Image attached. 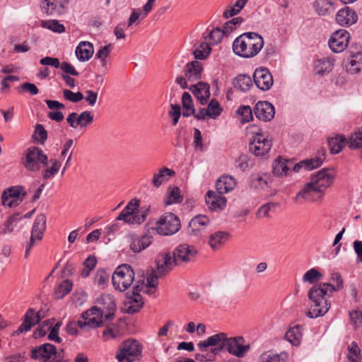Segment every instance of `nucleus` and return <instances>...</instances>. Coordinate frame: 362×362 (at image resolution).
I'll use <instances>...</instances> for the list:
<instances>
[{"label":"nucleus","instance_id":"13","mask_svg":"<svg viewBox=\"0 0 362 362\" xmlns=\"http://www.w3.org/2000/svg\"><path fill=\"white\" fill-rule=\"evenodd\" d=\"M272 148V141L262 134H257L249 144L250 151L255 156H264Z\"/></svg>","mask_w":362,"mask_h":362},{"label":"nucleus","instance_id":"47","mask_svg":"<svg viewBox=\"0 0 362 362\" xmlns=\"http://www.w3.org/2000/svg\"><path fill=\"white\" fill-rule=\"evenodd\" d=\"M362 69V53L354 55L346 65V69L351 74H357Z\"/></svg>","mask_w":362,"mask_h":362},{"label":"nucleus","instance_id":"40","mask_svg":"<svg viewBox=\"0 0 362 362\" xmlns=\"http://www.w3.org/2000/svg\"><path fill=\"white\" fill-rule=\"evenodd\" d=\"M316 13L320 16H327L334 12V7L330 0H316L313 3Z\"/></svg>","mask_w":362,"mask_h":362},{"label":"nucleus","instance_id":"14","mask_svg":"<svg viewBox=\"0 0 362 362\" xmlns=\"http://www.w3.org/2000/svg\"><path fill=\"white\" fill-rule=\"evenodd\" d=\"M197 250L194 246L182 244L175 248L173 256L177 265L193 261L196 257Z\"/></svg>","mask_w":362,"mask_h":362},{"label":"nucleus","instance_id":"16","mask_svg":"<svg viewBox=\"0 0 362 362\" xmlns=\"http://www.w3.org/2000/svg\"><path fill=\"white\" fill-rule=\"evenodd\" d=\"M349 38V33L346 30H339L331 35L329 46L333 52H341L347 47Z\"/></svg>","mask_w":362,"mask_h":362},{"label":"nucleus","instance_id":"55","mask_svg":"<svg viewBox=\"0 0 362 362\" xmlns=\"http://www.w3.org/2000/svg\"><path fill=\"white\" fill-rule=\"evenodd\" d=\"M237 114L241 117L242 123L248 122L252 119V110L248 105L240 107L237 110Z\"/></svg>","mask_w":362,"mask_h":362},{"label":"nucleus","instance_id":"10","mask_svg":"<svg viewBox=\"0 0 362 362\" xmlns=\"http://www.w3.org/2000/svg\"><path fill=\"white\" fill-rule=\"evenodd\" d=\"M141 345L135 339H129L124 341L117 354L116 358L118 362H133L135 357L141 355Z\"/></svg>","mask_w":362,"mask_h":362},{"label":"nucleus","instance_id":"24","mask_svg":"<svg viewBox=\"0 0 362 362\" xmlns=\"http://www.w3.org/2000/svg\"><path fill=\"white\" fill-rule=\"evenodd\" d=\"M156 269L160 276H163L177 265L173 255L170 253L162 252L156 258Z\"/></svg>","mask_w":362,"mask_h":362},{"label":"nucleus","instance_id":"34","mask_svg":"<svg viewBox=\"0 0 362 362\" xmlns=\"http://www.w3.org/2000/svg\"><path fill=\"white\" fill-rule=\"evenodd\" d=\"M228 238L229 234L227 232L216 231L210 235L208 243L214 250H216L226 243Z\"/></svg>","mask_w":362,"mask_h":362},{"label":"nucleus","instance_id":"12","mask_svg":"<svg viewBox=\"0 0 362 362\" xmlns=\"http://www.w3.org/2000/svg\"><path fill=\"white\" fill-rule=\"evenodd\" d=\"M26 194L23 187H11L3 192L1 194L2 204L10 208L17 206L23 202Z\"/></svg>","mask_w":362,"mask_h":362},{"label":"nucleus","instance_id":"62","mask_svg":"<svg viewBox=\"0 0 362 362\" xmlns=\"http://www.w3.org/2000/svg\"><path fill=\"white\" fill-rule=\"evenodd\" d=\"M278 206L277 203L274 202H269L264 205H262L257 212V216L258 218H264L267 217L269 216V212L272 209H274Z\"/></svg>","mask_w":362,"mask_h":362},{"label":"nucleus","instance_id":"11","mask_svg":"<svg viewBox=\"0 0 362 362\" xmlns=\"http://www.w3.org/2000/svg\"><path fill=\"white\" fill-rule=\"evenodd\" d=\"M228 338L226 334L220 332L208 337L206 340L200 341L197 344V347L200 351L206 352L207 349L211 346V354L215 356L226 349Z\"/></svg>","mask_w":362,"mask_h":362},{"label":"nucleus","instance_id":"42","mask_svg":"<svg viewBox=\"0 0 362 362\" xmlns=\"http://www.w3.org/2000/svg\"><path fill=\"white\" fill-rule=\"evenodd\" d=\"M347 146L352 150L362 148V126L350 134L348 138Z\"/></svg>","mask_w":362,"mask_h":362},{"label":"nucleus","instance_id":"63","mask_svg":"<svg viewBox=\"0 0 362 362\" xmlns=\"http://www.w3.org/2000/svg\"><path fill=\"white\" fill-rule=\"evenodd\" d=\"M250 185L255 188H264L267 185V182L262 176L254 175L252 176Z\"/></svg>","mask_w":362,"mask_h":362},{"label":"nucleus","instance_id":"51","mask_svg":"<svg viewBox=\"0 0 362 362\" xmlns=\"http://www.w3.org/2000/svg\"><path fill=\"white\" fill-rule=\"evenodd\" d=\"M49 163H51V167L47 168L42 171V176L45 180L54 176L61 167L60 161L57 159H50Z\"/></svg>","mask_w":362,"mask_h":362},{"label":"nucleus","instance_id":"45","mask_svg":"<svg viewBox=\"0 0 362 362\" xmlns=\"http://www.w3.org/2000/svg\"><path fill=\"white\" fill-rule=\"evenodd\" d=\"M182 104L183 107V116L185 117L194 115V107L191 95L185 92L182 96Z\"/></svg>","mask_w":362,"mask_h":362},{"label":"nucleus","instance_id":"50","mask_svg":"<svg viewBox=\"0 0 362 362\" xmlns=\"http://www.w3.org/2000/svg\"><path fill=\"white\" fill-rule=\"evenodd\" d=\"M40 25L44 28L49 29L58 33H62L65 31L64 25L59 23L57 20L42 21L40 22Z\"/></svg>","mask_w":362,"mask_h":362},{"label":"nucleus","instance_id":"53","mask_svg":"<svg viewBox=\"0 0 362 362\" xmlns=\"http://www.w3.org/2000/svg\"><path fill=\"white\" fill-rule=\"evenodd\" d=\"M322 274L315 268H312L306 272L303 276V281L314 284L321 279Z\"/></svg>","mask_w":362,"mask_h":362},{"label":"nucleus","instance_id":"3","mask_svg":"<svg viewBox=\"0 0 362 362\" xmlns=\"http://www.w3.org/2000/svg\"><path fill=\"white\" fill-rule=\"evenodd\" d=\"M264 46V39L253 32L245 33L238 36L233 43L234 53L244 58L256 56Z\"/></svg>","mask_w":362,"mask_h":362},{"label":"nucleus","instance_id":"35","mask_svg":"<svg viewBox=\"0 0 362 362\" xmlns=\"http://www.w3.org/2000/svg\"><path fill=\"white\" fill-rule=\"evenodd\" d=\"M46 228V217L44 214H39L36 216L31 234L33 238L36 237L37 240H40Z\"/></svg>","mask_w":362,"mask_h":362},{"label":"nucleus","instance_id":"20","mask_svg":"<svg viewBox=\"0 0 362 362\" xmlns=\"http://www.w3.org/2000/svg\"><path fill=\"white\" fill-rule=\"evenodd\" d=\"M210 224V219L204 215H197L191 219L188 226V233L195 237H202L203 232Z\"/></svg>","mask_w":362,"mask_h":362},{"label":"nucleus","instance_id":"21","mask_svg":"<svg viewBox=\"0 0 362 362\" xmlns=\"http://www.w3.org/2000/svg\"><path fill=\"white\" fill-rule=\"evenodd\" d=\"M255 85L262 90H268L273 85V77L267 68H258L253 74Z\"/></svg>","mask_w":362,"mask_h":362},{"label":"nucleus","instance_id":"9","mask_svg":"<svg viewBox=\"0 0 362 362\" xmlns=\"http://www.w3.org/2000/svg\"><path fill=\"white\" fill-rule=\"evenodd\" d=\"M180 226V219L175 214L166 213L156 222L155 229L158 234L171 235L176 233Z\"/></svg>","mask_w":362,"mask_h":362},{"label":"nucleus","instance_id":"27","mask_svg":"<svg viewBox=\"0 0 362 362\" xmlns=\"http://www.w3.org/2000/svg\"><path fill=\"white\" fill-rule=\"evenodd\" d=\"M40 322L39 316H35V311L33 308H29L24 315L23 322L13 335H19L24 332H28L33 327Z\"/></svg>","mask_w":362,"mask_h":362},{"label":"nucleus","instance_id":"15","mask_svg":"<svg viewBox=\"0 0 362 362\" xmlns=\"http://www.w3.org/2000/svg\"><path fill=\"white\" fill-rule=\"evenodd\" d=\"M243 337H228L225 350L239 358H243L250 349V345L243 344Z\"/></svg>","mask_w":362,"mask_h":362},{"label":"nucleus","instance_id":"23","mask_svg":"<svg viewBox=\"0 0 362 362\" xmlns=\"http://www.w3.org/2000/svg\"><path fill=\"white\" fill-rule=\"evenodd\" d=\"M253 112L257 118L265 122L270 121L275 115L274 107L267 101H259Z\"/></svg>","mask_w":362,"mask_h":362},{"label":"nucleus","instance_id":"31","mask_svg":"<svg viewBox=\"0 0 362 362\" xmlns=\"http://www.w3.org/2000/svg\"><path fill=\"white\" fill-rule=\"evenodd\" d=\"M236 186L235 179L230 175L221 176L216 183V189L218 194H226L232 191Z\"/></svg>","mask_w":362,"mask_h":362},{"label":"nucleus","instance_id":"64","mask_svg":"<svg viewBox=\"0 0 362 362\" xmlns=\"http://www.w3.org/2000/svg\"><path fill=\"white\" fill-rule=\"evenodd\" d=\"M42 8L47 15H52L57 8V4L54 0H44Z\"/></svg>","mask_w":362,"mask_h":362},{"label":"nucleus","instance_id":"6","mask_svg":"<svg viewBox=\"0 0 362 362\" xmlns=\"http://www.w3.org/2000/svg\"><path fill=\"white\" fill-rule=\"evenodd\" d=\"M47 162L48 157L43 151L33 146L27 149L23 164L27 170L37 172L41 169L42 165L47 166Z\"/></svg>","mask_w":362,"mask_h":362},{"label":"nucleus","instance_id":"41","mask_svg":"<svg viewBox=\"0 0 362 362\" xmlns=\"http://www.w3.org/2000/svg\"><path fill=\"white\" fill-rule=\"evenodd\" d=\"M233 85L236 89L245 92L250 90L252 86V82L250 76L240 74L233 79Z\"/></svg>","mask_w":362,"mask_h":362},{"label":"nucleus","instance_id":"36","mask_svg":"<svg viewBox=\"0 0 362 362\" xmlns=\"http://www.w3.org/2000/svg\"><path fill=\"white\" fill-rule=\"evenodd\" d=\"M174 175L175 172L173 170L163 167L158 173H154L152 184L155 187L158 188L163 182L168 181L169 177Z\"/></svg>","mask_w":362,"mask_h":362},{"label":"nucleus","instance_id":"59","mask_svg":"<svg viewBox=\"0 0 362 362\" xmlns=\"http://www.w3.org/2000/svg\"><path fill=\"white\" fill-rule=\"evenodd\" d=\"M112 45L109 44L101 47L95 54V58L100 60L103 66L105 65V59L109 56L112 51Z\"/></svg>","mask_w":362,"mask_h":362},{"label":"nucleus","instance_id":"22","mask_svg":"<svg viewBox=\"0 0 362 362\" xmlns=\"http://www.w3.org/2000/svg\"><path fill=\"white\" fill-rule=\"evenodd\" d=\"M223 194L209 190L205 195V202L211 211H222L226 206V199Z\"/></svg>","mask_w":362,"mask_h":362},{"label":"nucleus","instance_id":"30","mask_svg":"<svg viewBox=\"0 0 362 362\" xmlns=\"http://www.w3.org/2000/svg\"><path fill=\"white\" fill-rule=\"evenodd\" d=\"M203 68L197 61L187 64L185 67V74L189 81H195L202 78Z\"/></svg>","mask_w":362,"mask_h":362},{"label":"nucleus","instance_id":"19","mask_svg":"<svg viewBox=\"0 0 362 362\" xmlns=\"http://www.w3.org/2000/svg\"><path fill=\"white\" fill-rule=\"evenodd\" d=\"M325 150L322 149L314 158L305 159L295 164L293 167V171L298 173L303 168L306 170H312L317 168L322 165L323 161L325 160Z\"/></svg>","mask_w":362,"mask_h":362},{"label":"nucleus","instance_id":"56","mask_svg":"<svg viewBox=\"0 0 362 362\" xmlns=\"http://www.w3.org/2000/svg\"><path fill=\"white\" fill-rule=\"evenodd\" d=\"M349 353L347 358L349 361L358 362L360 358L361 350L356 342L353 341L348 347Z\"/></svg>","mask_w":362,"mask_h":362},{"label":"nucleus","instance_id":"1","mask_svg":"<svg viewBox=\"0 0 362 362\" xmlns=\"http://www.w3.org/2000/svg\"><path fill=\"white\" fill-rule=\"evenodd\" d=\"M331 279L336 285L329 283H321L318 286H315L310 288L308 297L311 301L310 308L307 313L308 317L313 319L325 315L330 308L329 298L334 291L343 288V280L339 273L332 274Z\"/></svg>","mask_w":362,"mask_h":362},{"label":"nucleus","instance_id":"52","mask_svg":"<svg viewBox=\"0 0 362 362\" xmlns=\"http://www.w3.org/2000/svg\"><path fill=\"white\" fill-rule=\"evenodd\" d=\"M224 35L225 32H223V28H216L211 30L207 35H204L203 37L204 40L209 37L210 40L209 44L213 45L220 42Z\"/></svg>","mask_w":362,"mask_h":362},{"label":"nucleus","instance_id":"28","mask_svg":"<svg viewBox=\"0 0 362 362\" xmlns=\"http://www.w3.org/2000/svg\"><path fill=\"white\" fill-rule=\"evenodd\" d=\"M356 13L349 7L339 10L336 15V21L341 25H351L356 23Z\"/></svg>","mask_w":362,"mask_h":362},{"label":"nucleus","instance_id":"29","mask_svg":"<svg viewBox=\"0 0 362 362\" xmlns=\"http://www.w3.org/2000/svg\"><path fill=\"white\" fill-rule=\"evenodd\" d=\"M209 88V85L204 82H199L189 88L202 105L206 104L210 97Z\"/></svg>","mask_w":362,"mask_h":362},{"label":"nucleus","instance_id":"7","mask_svg":"<svg viewBox=\"0 0 362 362\" xmlns=\"http://www.w3.org/2000/svg\"><path fill=\"white\" fill-rule=\"evenodd\" d=\"M134 279V272L127 264L119 266L112 276L113 286L119 291L127 289L133 284Z\"/></svg>","mask_w":362,"mask_h":362},{"label":"nucleus","instance_id":"58","mask_svg":"<svg viewBox=\"0 0 362 362\" xmlns=\"http://www.w3.org/2000/svg\"><path fill=\"white\" fill-rule=\"evenodd\" d=\"M33 137L36 141L41 144H44V142L47 140V132L42 124H37L35 126Z\"/></svg>","mask_w":362,"mask_h":362},{"label":"nucleus","instance_id":"4","mask_svg":"<svg viewBox=\"0 0 362 362\" xmlns=\"http://www.w3.org/2000/svg\"><path fill=\"white\" fill-rule=\"evenodd\" d=\"M139 200L133 199L122 209L117 219L123 221L129 225H139L144 223L146 218V211L140 212L138 210Z\"/></svg>","mask_w":362,"mask_h":362},{"label":"nucleus","instance_id":"54","mask_svg":"<svg viewBox=\"0 0 362 362\" xmlns=\"http://www.w3.org/2000/svg\"><path fill=\"white\" fill-rule=\"evenodd\" d=\"M208 117L215 119L221 114L222 108L220 104L216 100H212L207 107Z\"/></svg>","mask_w":362,"mask_h":362},{"label":"nucleus","instance_id":"5","mask_svg":"<svg viewBox=\"0 0 362 362\" xmlns=\"http://www.w3.org/2000/svg\"><path fill=\"white\" fill-rule=\"evenodd\" d=\"M30 356L40 362H61L64 358V351H57L53 344L45 343L32 349Z\"/></svg>","mask_w":362,"mask_h":362},{"label":"nucleus","instance_id":"57","mask_svg":"<svg viewBox=\"0 0 362 362\" xmlns=\"http://www.w3.org/2000/svg\"><path fill=\"white\" fill-rule=\"evenodd\" d=\"M243 19L241 17H236L233 18L230 21H227L223 25V32H225V35H228L233 30L236 29L237 26L240 25V23L243 22Z\"/></svg>","mask_w":362,"mask_h":362},{"label":"nucleus","instance_id":"44","mask_svg":"<svg viewBox=\"0 0 362 362\" xmlns=\"http://www.w3.org/2000/svg\"><path fill=\"white\" fill-rule=\"evenodd\" d=\"M54 319L48 320L46 322H44L45 326L48 327V329H50L49 334L48 335V339L50 341L60 343L62 341V339L59 337V332L61 326L62 325V322H57L53 327L52 326V321H54Z\"/></svg>","mask_w":362,"mask_h":362},{"label":"nucleus","instance_id":"17","mask_svg":"<svg viewBox=\"0 0 362 362\" xmlns=\"http://www.w3.org/2000/svg\"><path fill=\"white\" fill-rule=\"evenodd\" d=\"M96 302L100 306L98 308L103 310L105 320H112L115 317L116 309L114 297L110 294H102L97 298Z\"/></svg>","mask_w":362,"mask_h":362},{"label":"nucleus","instance_id":"8","mask_svg":"<svg viewBox=\"0 0 362 362\" xmlns=\"http://www.w3.org/2000/svg\"><path fill=\"white\" fill-rule=\"evenodd\" d=\"M103 322H106L103 310L99 309L98 306H93L81 314L77 324L81 329H90L103 326Z\"/></svg>","mask_w":362,"mask_h":362},{"label":"nucleus","instance_id":"46","mask_svg":"<svg viewBox=\"0 0 362 362\" xmlns=\"http://www.w3.org/2000/svg\"><path fill=\"white\" fill-rule=\"evenodd\" d=\"M182 201V197L180 194V189L177 187H168L165 199V205L181 203Z\"/></svg>","mask_w":362,"mask_h":362},{"label":"nucleus","instance_id":"32","mask_svg":"<svg viewBox=\"0 0 362 362\" xmlns=\"http://www.w3.org/2000/svg\"><path fill=\"white\" fill-rule=\"evenodd\" d=\"M293 165V163L291 160H285L279 157L273 163V174L278 177L287 175L288 172Z\"/></svg>","mask_w":362,"mask_h":362},{"label":"nucleus","instance_id":"39","mask_svg":"<svg viewBox=\"0 0 362 362\" xmlns=\"http://www.w3.org/2000/svg\"><path fill=\"white\" fill-rule=\"evenodd\" d=\"M348 139L344 135H336L328 139V145L332 153H339L347 145Z\"/></svg>","mask_w":362,"mask_h":362},{"label":"nucleus","instance_id":"33","mask_svg":"<svg viewBox=\"0 0 362 362\" xmlns=\"http://www.w3.org/2000/svg\"><path fill=\"white\" fill-rule=\"evenodd\" d=\"M93 46L89 42H81L77 46L75 53L79 61L89 60L93 54Z\"/></svg>","mask_w":362,"mask_h":362},{"label":"nucleus","instance_id":"43","mask_svg":"<svg viewBox=\"0 0 362 362\" xmlns=\"http://www.w3.org/2000/svg\"><path fill=\"white\" fill-rule=\"evenodd\" d=\"M287 355L284 352L280 354L272 351H268L263 353L259 357V362H285Z\"/></svg>","mask_w":362,"mask_h":362},{"label":"nucleus","instance_id":"37","mask_svg":"<svg viewBox=\"0 0 362 362\" xmlns=\"http://www.w3.org/2000/svg\"><path fill=\"white\" fill-rule=\"evenodd\" d=\"M211 49L208 42L197 41L194 45L193 54L196 59H205L211 53Z\"/></svg>","mask_w":362,"mask_h":362},{"label":"nucleus","instance_id":"60","mask_svg":"<svg viewBox=\"0 0 362 362\" xmlns=\"http://www.w3.org/2000/svg\"><path fill=\"white\" fill-rule=\"evenodd\" d=\"M21 219L19 214H13L4 223V228L1 231V234L10 233L13 230V224L17 223Z\"/></svg>","mask_w":362,"mask_h":362},{"label":"nucleus","instance_id":"48","mask_svg":"<svg viewBox=\"0 0 362 362\" xmlns=\"http://www.w3.org/2000/svg\"><path fill=\"white\" fill-rule=\"evenodd\" d=\"M285 339L293 345L297 346L300 344L302 334L298 326L288 329L285 334Z\"/></svg>","mask_w":362,"mask_h":362},{"label":"nucleus","instance_id":"49","mask_svg":"<svg viewBox=\"0 0 362 362\" xmlns=\"http://www.w3.org/2000/svg\"><path fill=\"white\" fill-rule=\"evenodd\" d=\"M72 286V282L69 280L64 281L56 288L54 291V298L56 299L63 298L71 291Z\"/></svg>","mask_w":362,"mask_h":362},{"label":"nucleus","instance_id":"61","mask_svg":"<svg viewBox=\"0 0 362 362\" xmlns=\"http://www.w3.org/2000/svg\"><path fill=\"white\" fill-rule=\"evenodd\" d=\"M63 95L66 100L72 102L78 103L83 99L84 96L82 93L76 92L74 93L70 90L65 89L63 90Z\"/></svg>","mask_w":362,"mask_h":362},{"label":"nucleus","instance_id":"18","mask_svg":"<svg viewBox=\"0 0 362 362\" xmlns=\"http://www.w3.org/2000/svg\"><path fill=\"white\" fill-rule=\"evenodd\" d=\"M94 118L91 112L86 110L78 115L76 112L70 113L66 121L70 127L76 129L78 127L86 128L93 122Z\"/></svg>","mask_w":362,"mask_h":362},{"label":"nucleus","instance_id":"26","mask_svg":"<svg viewBox=\"0 0 362 362\" xmlns=\"http://www.w3.org/2000/svg\"><path fill=\"white\" fill-rule=\"evenodd\" d=\"M151 236L148 235L142 236L129 235L128 236L129 248L134 253L140 252L151 245Z\"/></svg>","mask_w":362,"mask_h":362},{"label":"nucleus","instance_id":"2","mask_svg":"<svg viewBox=\"0 0 362 362\" xmlns=\"http://www.w3.org/2000/svg\"><path fill=\"white\" fill-rule=\"evenodd\" d=\"M334 177L335 173L332 168H323L313 174L310 177V181L296 194V201L302 204L303 200H313V194L321 193L330 187Z\"/></svg>","mask_w":362,"mask_h":362},{"label":"nucleus","instance_id":"25","mask_svg":"<svg viewBox=\"0 0 362 362\" xmlns=\"http://www.w3.org/2000/svg\"><path fill=\"white\" fill-rule=\"evenodd\" d=\"M144 305V301L140 294L134 293H127V299L124 303L122 311L128 314L138 313Z\"/></svg>","mask_w":362,"mask_h":362},{"label":"nucleus","instance_id":"38","mask_svg":"<svg viewBox=\"0 0 362 362\" xmlns=\"http://www.w3.org/2000/svg\"><path fill=\"white\" fill-rule=\"evenodd\" d=\"M334 60L329 58H322L316 61L314 70L320 76L329 74L333 69Z\"/></svg>","mask_w":362,"mask_h":362}]
</instances>
